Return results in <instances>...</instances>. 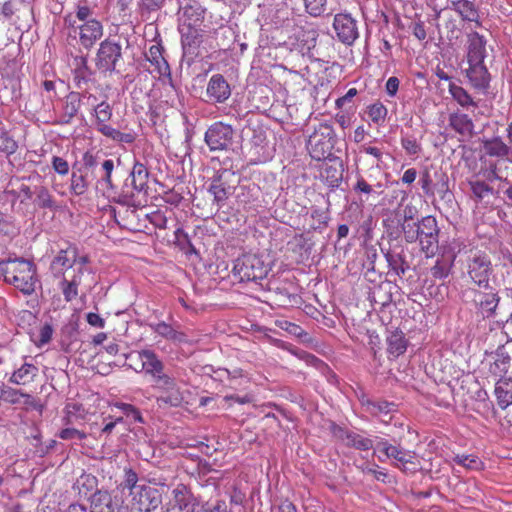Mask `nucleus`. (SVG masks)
<instances>
[{
  "mask_svg": "<svg viewBox=\"0 0 512 512\" xmlns=\"http://www.w3.org/2000/svg\"><path fill=\"white\" fill-rule=\"evenodd\" d=\"M63 22L68 37L77 40L85 49H91L104 33L102 22L94 17V10L85 1H79L75 12L66 14Z\"/></svg>",
  "mask_w": 512,
  "mask_h": 512,
  "instance_id": "nucleus-1",
  "label": "nucleus"
},
{
  "mask_svg": "<svg viewBox=\"0 0 512 512\" xmlns=\"http://www.w3.org/2000/svg\"><path fill=\"white\" fill-rule=\"evenodd\" d=\"M0 271L7 283L25 295H31L35 291L36 270L32 262L23 258H9L0 262Z\"/></svg>",
  "mask_w": 512,
  "mask_h": 512,
  "instance_id": "nucleus-2",
  "label": "nucleus"
},
{
  "mask_svg": "<svg viewBox=\"0 0 512 512\" xmlns=\"http://www.w3.org/2000/svg\"><path fill=\"white\" fill-rule=\"evenodd\" d=\"M376 448L382 452L386 458L392 460V464L405 473H414L418 471L420 464L413 451L404 449L401 445L389 443L386 439H379Z\"/></svg>",
  "mask_w": 512,
  "mask_h": 512,
  "instance_id": "nucleus-3",
  "label": "nucleus"
},
{
  "mask_svg": "<svg viewBox=\"0 0 512 512\" xmlns=\"http://www.w3.org/2000/svg\"><path fill=\"white\" fill-rule=\"evenodd\" d=\"M462 252L468 254L466 271L469 278L479 287L487 288L492 271L491 261L487 254L476 249L467 250V247Z\"/></svg>",
  "mask_w": 512,
  "mask_h": 512,
  "instance_id": "nucleus-4",
  "label": "nucleus"
},
{
  "mask_svg": "<svg viewBox=\"0 0 512 512\" xmlns=\"http://www.w3.org/2000/svg\"><path fill=\"white\" fill-rule=\"evenodd\" d=\"M153 388L160 391L161 395L157 398V403L169 405L171 407H179L186 401L187 392L180 386L177 379L166 372L155 379Z\"/></svg>",
  "mask_w": 512,
  "mask_h": 512,
  "instance_id": "nucleus-5",
  "label": "nucleus"
},
{
  "mask_svg": "<svg viewBox=\"0 0 512 512\" xmlns=\"http://www.w3.org/2000/svg\"><path fill=\"white\" fill-rule=\"evenodd\" d=\"M334 147V131L330 125L320 124L309 136L307 148L315 160H324L332 155Z\"/></svg>",
  "mask_w": 512,
  "mask_h": 512,
  "instance_id": "nucleus-6",
  "label": "nucleus"
},
{
  "mask_svg": "<svg viewBox=\"0 0 512 512\" xmlns=\"http://www.w3.org/2000/svg\"><path fill=\"white\" fill-rule=\"evenodd\" d=\"M233 273L240 281H256L263 279L268 269L262 259L255 254H245L237 258Z\"/></svg>",
  "mask_w": 512,
  "mask_h": 512,
  "instance_id": "nucleus-7",
  "label": "nucleus"
},
{
  "mask_svg": "<svg viewBox=\"0 0 512 512\" xmlns=\"http://www.w3.org/2000/svg\"><path fill=\"white\" fill-rule=\"evenodd\" d=\"M418 242L421 251L425 253L427 258L436 254L439 244V227L433 216H426L421 219Z\"/></svg>",
  "mask_w": 512,
  "mask_h": 512,
  "instance_id": "nucleus-8",
  "label": "nucleus"
},
{
  "mask_svg": "<svg viewBox=\"0 0 512 512\" xmlns=\"http://www.w3.org/2000/svg\"><path fill=\"white\" fill-rule=\"evenodd\" d=\"M130 497L132 508L139 512L154 511L162 503L161 490L146 483L141 484V487Z\"/></svg>",
  "mask_w": 512,
  "mask_h": 512,
  "instance_id": "nucleus-9",
  "label": "nucleus"
},
{
  "mask_svg": "<svg viewBox=\"0 0 512 512\" xmlns=\"http://www.w3.org/2000/svg\"><path fill=\"white\" fill-rule=\"evenodd\" d=\"M233 134L231 125L215 122L207 129L204 140L210 151H223L231 146Z\"/></svg>",
  "mask_w": 512,
  "mask_h": 512,
  "instance_id": "nucleus-10",
  "label": "nucleus"
},
{
  "mask_svg": "<svg viewBox=\"0 0 512 512\" xmlns=\"http://www.w3.org/2000/svg\"><path fill=\"white\" fill-rule=\"evenodd\" d=\"M332 26L337 40L344 45L351 46L359 38L357 20L349 13H337Z\"/></svg>",
  "mask_w": 512,
  "mask_h": 512,
  "instance_id": "nucleus-11",
  "label": "nucleus"
},
{
  "mask_svg": "<svg viewBox=\"0 0 512 512\" xmlns=\"http://www.w3.org/2000/svg\"><path fill=\"white\" fill-rule=\"evenodd\" d=\"M122 58V47L119 43L106 39L99 45L96 54V66L104 72H113Z\"/></svg>",
  "mask_w": 512,
  "mask_h": 512,
  "instance_id": "nucleus-12",
  "label": "nucleus"
},
{
  "mask_svg": "<svg viewBox=\"0 0 512 512\" xmlns=\"http://www.w3.org/2000/svg\"><path fill=\"white\" fill-rule=\"evenodd\" d=\"M465 248L466 244L463 241L459 239L451 241L448 246V251L438 258L435 265L431 268V275L436 279L447 278L454 265L457 254L462 253Z\"/></svg>",
  "mask_w": 512,
  "mask_h": 512,
  "instance_id": "nucleus-13",
  "label": "nucleus"
},
{
  "mask_svg": "<svg viewBox=\"0 0 512 512\" xmlns=\"http://www.w3.org/2000/svg\"><path fill=\"white\" fill-rule=\"evenodd\" d=\"M136 357L140 362L139 368L133 367L131 364L130 367H132L136 372H145L151 377L152 381L165 373L164 363L153 350L145 349L138 351L136 353Z\"/></svg>",
  "mask_w": 512,
  "mask_h": 512,
  "instance_id": "nucleus-14",
  "label": "nucleus"
},
{
  "mask_svg": "<svg viewBox=\"0 0 512 512\" xmlns=\"http://www.w3.org/2000/svg\"><path fill=\"white\" fill-rule=\"evenodd\" d=\"M230 176H233V173H230L228 170H223L218 172L211 180L208 190L213 195L214 202L217 204L218 208L225 205L226 200L234 191V187L228 183Z\"/></svg>",
  "mask_w": 512,
  "mask_h": 512,
  "instance_id": "nucleus-15",
  "label": "nucleus"
},
{
  "mask_svg": "<svg viewBox=\"0 0 512 512\" xmlns=\"http://www.w3.org/2000/svg\"><path fill=\"white\" fill-rule=\"evenodd\" d=\"M148 170L140 162H136L124 185V194L128 197H135L147 188Z\"/></svg>",
  "mask_w": 512,
  "mask_h": 512,
  "instance_id": "nucleus-16",
  "label": "nucleus"
},
{
  "mask_svg": "<svg viewBox=\"0 0 512 512\" xmlns=\"http://www.w3.org/2000/svg\"><path fill=\"white\" fill-rule=\"evenodd\" d=\"M231 95V88L221 74H214L208 81L206 96L211 103H224Z\"/></svg>",
  "mask_w": 512,
  "mask_h": 512,
  "instance_id": "nucleus-17",
  "label": "nucleus"
},
{
  "mask_svg": "<svg viewBox=\"0 0 512 512\" xmlns=\"http://www.w3.org/2000/svg\"><path fill=\"white\" fill-rule=\"evenodd\" d=\"M77 261V248L69 245L61 249L50 264V270L55 277H63L65 271L72 268Z\"/></svg>",
  "mask_w": 512,
  "mask_h": 512,
  "instance_id": "nucleus-18",
  "label": "nucleus"
},
{
  "mask_svg": "<svg viewBox=\"0 0 512 512\" xmlns=\"http://www.w3.org/2000/svg\"><path fill=\"white\" fill-rule=\"evenodd\" d=\"M472 293L473 302L477 308L478 313H480L483 318H489L493 316L499 303V297L497 293L492 289L489 291L474 290Z\"/></svg>",
  "mask_w": 512,
  "mask_h": 512,
  "instance_id": "nucleus-19",
  "label": "nucleus"
},
{
  "mask_svg": "<svg viewBox=\"0 0 512 512\" xmlns=\"http://www.w3.org/2000/svg\"><path fill=\"white\" fill-rule=\"evenodd\" d=\"M334 435L346 446L355 448L357 450L368 451L374 446V442L371 438L366 437L363 434L343 429L341 427L334 429Z\"/></svg>",
  "mask_w": 512,
  "mask_h": 512,
  "instance_id": "nucleus-20",
  "label": "nucleus"
},
{
  "mask_svg": "<svg viewBox=\"0 0 512 512\" xmlns=\"http://www.w3.org/2000/svg\"><path fill=\"white\" fill-rule=\"evenodd\" d=\"M487 40L478 32H470L467 34V62H484Z\"/></svg>",
  "mask_w": 512,
  "mask_h": 512,
  "instance_id": "nucleus-21",
  "label": "nucleus"
},
{
  "mask_svg": "<svg viewBox=\"0 0 512 512\" xmlns=\"http://www.w3.org/2000/svg\"><path fill=\"white\" fill-rule=\"evenodd\" d=\"M449 8L455 11L465 22H472L476 27L481 26L478 7L470 0H448Z\"/></svg>",
  "mask_w": 512,
  "mask_h": 512,
  "instance_id": "nucleus-22",
  "label": "nucleus"
},
{
  "mask_svg": "<svg viewBox=\"0 0 512 512\" xmlns=\"http://www.w3.org/2000/svg\"><path fill=\"white\" fill-rule=\"evenodd\" d=\"M84 269L79 267L74 270L71 279H67L65 275L60 277L59 287L63 293L64 299L67 302L73 301L78 296V287L81 284Z\"/></svg>",
  "mask_w": 512,
  "mask_h": 512,
  "instance_id": "nucleus-23",
  "label": "nucleus"
},
{
  "mask_svg": "<svg viewBox=\"0 0 512 512\" xmlns=\"http://www.w3.org/2000/svg\"><path fill=\"white\" fill-rule=\"evenodd\" d=\"M118 496H111L107 491H97L91 497L90 512H115Z\"/></svg>",
  "mask_w": 512,
  "mask_h": 512,
  "instance_id": "nucleus-24",
  "label": "nucleus"
},
{
  "mask_svg": "<svg viewBox=\"0 0 512 512\" xmlns=\"http://www.w3.org/2000/svg\"><path fill=\"white\" fill-rule=\"evenodd\" d=\"M468 64L469 68L466 70V74L471 84L478 89L487 88L490 77L484 62H468Z\"/></svg>",
  "mask_w": 512,
  "mask_h": 512,
  "instance_id": "nucleus-25",
  "label": "nucleus"
},
{
  "mask_svg": "<svg viewBox=\"0 0 512 512\" xmlns=\"http://www.w3.org/2000/svg\"><path fill=\"white\" fill-rule=\"evenodd\" d=\"M176 505L183 512H203L204 507L201 506L193 496L186 490L184 486L177 487L173 490Z\"/></svg>",
  "mask_w": 512,
  "mask_h": 512,
  "instance_id": "nucleus-26",
  "label": "nucleus"
},
{
  "mask_svg": "<svg viewBox=\"0 0 512 512\" xmlns=\"http://www.w3.org/2000/svg\"><path fill=\"white\" fill-rule=\"evenodd\" d=\"M73 80L77 88L85 89L91 80V69L88 67L86 57L80 56L74 59Z\"/></svg>",
  "mask_w": 512,
  "mask_h": 512,
  "instance_id": "nucleus-27",
  "label": "nucleus"
},
{
  "mask_svg": "<svg viewBox=\"0 0 512 512\" xmlns=\"http://www.w3.org/2000/svg\"><path fill=\"white\" fill-rule=\"evenodd\" d=\"M146 59L155 67V71L160 76H170V67L162 54L160 44L152 45L146 53Z\"/></svg>",
  "mask_w": 512,
  "mask_h": 512,
  "instance_id": "nucleus-28",
  "label": "nucleus"
},
{
  "mask_svg": "<svg viewBox=\"0 0 512 512\" xmlns=\"http://www.w3.org/2000/svg\"><path fill=\"white\" fill-rule=\"evenodd\" d=\"M449 125L460 135L471 137L473 135L474 124L472 119L464 113H452L449 117Z\"/></svg>",
  "mask_w": 512,
  "mask_h": 512,
  "instance_id": "nucleus-29",
  "label": "nucleus"
},
{
  "mask_svg": "<svg viewBox=\"0 0 512 512\" xmlns=\"http://www.w3.org/2000/svg\"><path fill=\"white\" fill-rule=\"evenodd\" d=\"M384 185L382 182H370L362 174L356 175V181L353 185V191L358 195H365V200L371 194L382 193Z\"/></svg>",
  "mask_w": 512,
  "mask_h": 512,
  "instance_id": "nucleus-30",
  "label": "nucleus"
},
{
  "mask_svg": "<svg viewBox=\"0 0 512 512\" xmlns=\"http://www.w3.org/2000/svg\"><path fill=\"white\" fill-rule=\"evenodd\" d=\"M497 403L501 409H506L512 404V379L500 378L495 386Z\"/></svg>",
  "mask_w": 512,
  "mask_h": 512,
  "instance_id": "nucleus-31",
  "label": "nucleus"
},
{
  "mask_svg": "<svg viewBox=\"0 0 512 512\" xmlns=\"http://www.w3.org/2000/svg\"><path fill=\"white\" fill-rule=\"evenodd\" d=\"M361 404L366 412L379 418L396 411V405L393 402L362 399Z\"/></svg>",
  "mask_w": 512,
  "mask_h": 512,
  "instance_id": "nucleus-32",
  "label": "nucleus"
},
{
  "mask_svg": "<svg viewBox=\"0 0 512 512\" xmlns=\"http://www.w3.org/2000/svg\"><path fill=\"white\" fill-rule=\"evenodd\" d=\"M38 374V368L30 363H24L20 368L15 370L9 381L16 385H26L34 381Z\"/></svg>",
  "mask_w": 512,
  "mask_h": 512,
  "instance_id": "nucleus-33",
  "label": "nucleus"
},
{
  "mask_svg": "<svg viewBox=\"0 0 512 512\" xmlns=\"http://www.w3.org/2000/svg\"><path fill=\"white\" fill-rule=\"evenodd\" d=\"M492 358L493 362L490 363L489 372L494 376H504L510 367V356L504 348H499Z\"/></svg>",
  "mask_w": 512,
  "mask_h": 512,
  "instance_id": "nucleus-34",
  "label": "nucleus"
},
{
  "mask_svg": "<svg viewBox=\"0 0 512 512\" xmlns=\"http://www.w3.org/2000/svg\"><path fill=\"white\" fill-rule=\"evenodd\" d=\"M205 9L200 5H188L184 7L182 16V26L186 28H196L204 19Z\"/></svg>",
  "mask_w": 512,
  "mask_h": 512,
  "instance_id": "nucleus-35",
  "label": "nucleus"
},
{
  "mask_svg": "<svg viewBox=\"0 0 512 512\" xmlns=\"http://www.w3.org/2000/svg\"><path fill=\"white\" fill-rule=\"evenodd\" d=\"M94 115L96 118V129L103 134V128L111 127L107 124L113 115L111 105L106 101H102L94 107Z\"/></svg>",
  "mask_w": 512,
  "mask_h": 512,
  "instance_id": "nucleus-36",
  "label": "nucleus"
},
{
  "mask_svg": "<svg viewBox=\"0 0 512 512\" xmlns=\"http://www.w3.org/2000/svg\"><path fill=\"white\" fill-rule=\"evenodd\" d=\"M149 326L155 333L168 340H173L176 342L186 341V335L184 333L175 330L171 325L164 321L152 323Z\"/></svg>",
  "mask_w": 512,
  "mask_h": 512,
  "instance_id": "nucleus-37",
  "label": "nucleus"
},
{
  "mask_svg": "<svg viewBox=\"0 0 512 512\" xmlns=\"http://www.w3.org/2000/svg\"><path fill=\"white\" fill-rule=\"evenodd\" d=\"M388 352L394 356L403 354L407 349V341L403 332L393 331L387 337Z\"/></svg>",
  "mask_w": 512,
  "mask_h": 512,
  "instance_id": "nucleus-38",
  "label": "nucleus"
},
{
  "mask_svg": "<svg viewBox=\"0 0 512 512\" xmlns=\"http://www.w3.org/2000/svg\"><path fill=\"white\" fill-rule=\"evenodd\" d=\"M142 483H139V478L137 473L132 469L124 470V480L118 485L117 491L125 494L128 492L130 496L132 493H135L140 487Z\"/></svg>",
  "mask_w": 512,
  "mask_h": 512,
  "instance_id": "nucleus-39",
  "label": "nucleus"
},
{
  "mask_svg": "<svg viewBox=\"0 0 512 512\" xmlns=\"http://www.w3.org/2000/svg\"><path fill=\"white\" fill-rule=\"evenodd\" d=\"M484 149L490 156L510 158V148L500 138H493L484 143Z\"/></svg>",
  "mask_w": 512,
  "mask_h": 512,
  "instance_id": "nucleus-40",
  "label": "nucleus"
},
{
  "mask_svg": "<svg viewBox=\"0 0 512 512\" xmlns=\"http://www.w3.org/2000/svg\"><path fill=\"white\" fill-rule=\"evenodd\" d=\"M103 129L104 131L102 135L121 144H132L137 138V133L133 130L121 132L112 126L110 128Z\"/></svg>",
  "mask_w": 512,
  "mask_h": 512,
  "instance_id": "nucleus-41",
  "label": "nucleus"
},
{
  "mask_svg": "<svg viewBox=\"0 0 512 512\" xmlns=\"http://www.w3.org/2000/svg\"><path fill=\"white\" fill-rule=\"evenodd\" d=\"M449 93L452 98L462 107L468 108L469 106H476L471 95L461 86L455 83H450Z\"/></svg>",
  "mask_w": 512,
  "mask_h": 512,
  "instance_id": "nucleus-42",
  "label": "nucleus"
},
{
  "mask_svg": "<svg viewBox=\"0 0 512 512\" xmlns=\"http://www.w3.org/2000/svg\"><path fill=\"white\" fill-rule=\"evenodd\" d=\"M185 28L186 26H182L180 29L182 48L185 54H193L198 38V31L193 27L187 28V31H185Z\"/></svg>",
  "mask_w": 512,
  "mask_h": 512,
  "instance_id": "nucleus-43",
  "label": "nucleus"
},
{
  "mask_svg": "<svg viewBox=\"0 0 512 512\" xmlns=\"http://www.w3.org/2000/svg\"><path fill=\"white\" fill-rule=\"evenodd\" d=\"M367 114L374 124L380 125L385 122L388 110L381 102H376L368 107Z\"/></svg>",
  "mask_w": 512,
  "mask_h": 512,
  "instance_id": "nucleus-44",
  "label": "nucleus"
},
{
  "mask_svg": "<svg viewBox=\"0 0 512 512\" xmlns=\"http://www.w3.org/2000/svg\"><path fill=\"white\" fill-rule=\"evenodd\" d=\"M24 396V393L20 390L7 387V386H1L0 387V400L9 403V404H21L22 398Z\"/></svg>",
  "mask_w": 512,
  "mask_h": 512,
  "instance_id": "nucleus-45",
  "label": "nucleus"
},
{
  "mask_svg": "<svg viewBox=\"0 0 512 512\" xmlns=\"http://www.w3.org/2000/svg\"><path fill=\"white\" fill-rule=\"evenodd\" d=\"M404 239L408 243H415L419 239L420 221L418 223L405 220L402 224Z\"/></svg>",
  "mask_w": 512,
  "mask_h": 512,
  "instance_id": "nucleus-46",
  "label": "nucleus"
},
{
  "mask_svg": "<svg viewBox=\"0 0 512 512\" xmlns=\"http://www.w3.org/2000/svg\"><path fill=\"white\" fill-rule=\"evenodd\" d=\"M305 11L312 17L324 15L327 9V0H303Z\"/></svg>",
  "mask_w": 512,
  "mask_h": 512,
  "instance_id": "nucleus-47",
  "label": "nucleus"
},
{
  "mask_svg": "<svg viewBox=\"0 0 512 512\" xmlns=\"http://www.w3.org/2000/svg\"><path fill=\"white\" fill-rule=\"evenodd\" d=\"M454 462L470 470H480L483 467L482 461L475 455H456Z\"/></svg>",
  "mask_w": 512,
  "mask_h": 512,
  "instance_id": "nucleus-48",
  "label": "nucleus"
},
{
  "mask_svg": "<svg viewBox=\"0 0 512 512\" xmlns=\"http://www.w3.org/2000/svg\"><path fill=\"white\" fill-rule=\"evenodd\" d=\"M98 174L107 187L112 188L111 174L114 170V161L112 159H104L99 163Z\"/></svg>",
  "mask_w": 512,
  "mask_h": 512,
  "instance_id": "nucleus-49",
  "label": "nucleus"
},
{
  "mask_svg": "<svg viewBox=\"0 0 512 512\" xmlns=\"http://www.w3.org/2000/svg\"><path fill=\"white\" fill-rule=\"evenodd\" d=\"M328 186L336 188L342 181V171L334 166H327L322 174Z\"/></svg>",
  "mask_w": 512,
  "mask_h": 512,
  "instance_id": "nucleus-50",
  "label": "nucleus"
},
{
  "mask_svg": "<svg viewBox=\"0 0 512 512\" xmlns=\"http://www.w3.org/2000/svg\"><path fill=\"white\" fill-rule=\"evenodd\" d=\"M71 191L75 195H83L88 188V181L86 176L73 172L71 175Z\"/></svg>",
  "mask_w": 512,
  "mask_h": 512,
  "instance_id": "nucleus-51",
  "label": "nucleus"
},
{
  "mask_svg": "<svg viewBox=\"0 0 512 512\" xmlns=\"http://www.w3.org/2000/svg\"><path fill=\"white\" fill-rule=\"evenodd\" d=\"M53 335V328L50 324L43 325L37 334L32 335V341L37 347L49 343Z\"/></svg>",
  "mask_w": 512,
  "mask_h": 512,
  "instance_id": "nucleus-52",
  "label": "nucleus"
},
{
  "mask_svg": "<svg viewBox=\"0 0 512 512\" xmlns=\"http://www.w3.org/2000/svg\"><path fill=\"white\" fill-rule=\"evenodd\" d=\"M386 260L389 267L397 274L402 275L406 271L405 260L398 253H387Z\"/></svg>",
  "mask_w": 512,
  "mask_h": 512,
  "instance_id": "nucleus-53",
  "label": "nucleus"
},
{
  "mask_svg": "<svg viewBox=\"0 0 512 512\" xmlns=\"http://www.w3.org/2000/svg\"><path fill=\"white\" fill-rule=\"evenodd\" d=\"M469 185L471 191L478 200H482L486 196L490 195L493 191L492 187L483 181H470Z\"/></svg>",
  "mask_w": 512,
  "mask_h": 512,
  "instance_id": "nucleus-54",
  "label": "nucleus"
},
{
  "mask_svg": "<svg viewBox=\"0 0 512 512\" xmlns=\"http://www.w3.org/2000/svg\"><path fill=\"white\" fill-rule=\"evenodd\" d=\"M19 229L14 224L12 217L6 216L0 212V233L8 236H14Z\"/></svg>",
  "mask_w": 512,
  "mask_h": 512,
  "instance_id": "nucleus-55",
  "label": "nucleus"
},
{
  "mask_svg": "<svg viewBox=\"0 0 512 512\" xmlns=\"http://www.w3.org/2000/svg\"><path fill=\"white\" fill-rule=\"evenodd\" d=\"M36 202L38 206L41 208H52L54 206L52 196L50 195L49 191L44 187H40L37 191Z\"/></svg>",
  "mask_w": 512,
  "mask_h": 512,
  "instance_id": "nucleus-56",
  "label": "nucleus"
},
{
  "mask_svg": "<svg viewBox=\"0 0 512 512\" xmlns=\"http://www.w3.org/2000/svg\"><path fill=\"white\" fill-rule=\"evenodd\" d=\"M17 148L16 142L8 135L7 132H0V151L13 153Z\"/></svg>",
  "mask_w": 512,
  "mask_h": 512,
  "instance_id": "nucleus-57",
  "label": "nucleus"
},
{
  "mask_svg": "<svg viewBox=\"0 0 512 512\" xmlns=\"http://www.w3.org/2000/svg\"><path fill=\"white\" fill-rule=\"evenodd\" d=\"M59 437L62 440H84L87 437V434L75 428H65L60 431Z\"/></svg>",
  "mask_w": 512,
  "mask_h": 512,
  "instance_id": "nucleus-58",
  "label": "nucleus"
},
{
  "mask_svg": "<svg viewBox=\"0 0 512 512\" xmlns=\"http://www.w3.org/2000/svg\"><path fill=\"white\" fill-rule=\"evenodd\" d=\"M116 406L119 407L125 413V415L127 417H131V418H133L134 421H137L140 423L143 422L141 413L133 405L126 404V403H120V404H117Z\"/></svg>",
  "mask_w": 512,
  "mask_h": 512,
  "instance_id": "nucleus-59",
  "label": "nucleus"
},
{
  "mask_svg": "<svg viewBox=\"0 0 512 512\" xmlns=\"http://www.w3.org/2000/svg\"><path fill=\"white\" fill-rule=\"evenodd\" d=\"M401 144L404 150L409 155H416L420 152V144L416 141V139L411 137H406L401 139Z\"/></svg>",
  "mask_w": 512,
  "mask_h": 512,
  "instance_id": "nucleus-60",
  "label": "nucleus"
},
{
  "mask_svg": "<svg viewBox=\"0 0 512 512\" xmlns=\"http://www.w3.org/2000/svg\"><path fill=\"white\" fill-rule=\"evenodd\" d=\"M52 166L55 172H57L60 175H66L69 172V164L62 157L54 156L52 158Z\"/></svg>",
  "mask_w": 512,
  "mask_h": 512,
  "instance_id": "nucleus-61",
  "label": "nucleus"
},
{
  "mask_svg": "<svg viewBox=\"0 0 512 512\" xmlns=\"http://www.w3.org/2000/svg\"><path fill=\"white\" fill-rule=\"evenodd\" d=\"M204 509L205 512H233L232 510L228 509L226 502L223 500H217L213 504H207Z\"/></svg>",
  "mask_w": 512,
  "mask_h": 512,
  "instance_id": "nucleus-62",
  "label": "nucleus"
},
{
  "mask_svg": "<svg viewBox=\"0 0 512 512\" xmlns=\"http://www.w3.org/2000/svg\"><path fill=\"white\" fill-rule=\"evenodd\" d=\"M150 222L159 229H166L168 220L163 213L155 212L151 215Z\"/></svg>",
  "mask_w": 512,
  "mask_h": 512,
  "instance_id": "nucleus-63",
  "label": "nucleus"
},
{
  "mask_svg": "<svg viewBox=\"0 0 512 512\" xmlns=\"http://www.w3.org/2000/svg\"><path fill=\"white\" fill-rule=\"evenodd\" d=\"M399 84H400V81L397 77L392 76V77L388 78V80L386 81V85H385L386 93L390 97H394L398 92Z\"/></svg>",
  "mask_w": 512,
  "mask_h": 512,
  "instance_id": "nucleus-64",
  "label": "nucleus"
}]
</instances>
